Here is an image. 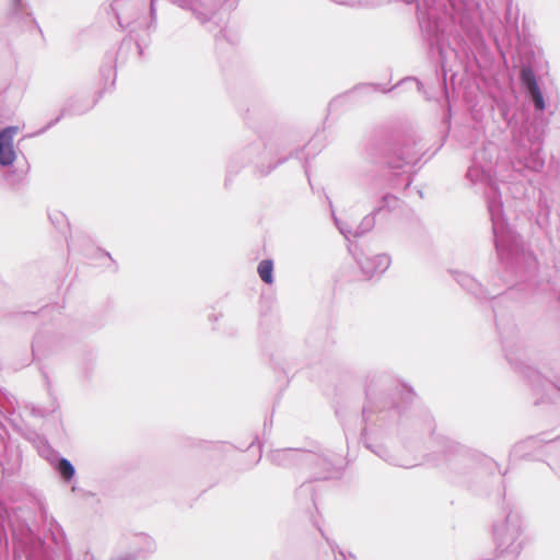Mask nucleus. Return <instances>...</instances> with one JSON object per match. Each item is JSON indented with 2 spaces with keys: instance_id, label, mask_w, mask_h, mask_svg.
I'll return each mask as SVG.
<instances>
[{
  "instance_id": "obj_26",
  "label": "nucleus",
  "mask_w": 560,
  "mask_h": 560,
  "mask_svg": "<svg viewBox=\"0 0 560 560\" xmlns=\"http://www.w3.org/2000/svg\"><path fill=\"white\" fill-rule=\"evenodd\" d=\"M5 75L10 80V85L20 81L18 77V62L13 56L9 57L7 60Z\"/></svg>"
},
{
  "instance_id": "obj_17",
  "label": "nucleus",
  "mask_w": 560,
  "mask_h": 560,
  "mask_svg": "<svg viewBox=\"0 0 560 560\" xmlns=\"http://www.w3.org/2000/svg\"><path fill=\"white\" fill-rule=\"evenodd\" d=\"M132 550L125 555L117 557L114 560H137L147 559L156 550L154 539L147 534H137L131 542Z\"/></svg>"
},
{
  "instance_id": "obj_5",
  "label": "nucleus",
  "mask_w": 560,
  "mask_h": 560,
  "mask_svg": "<svg viewBox=\"0 0 560 560\" xmlns=\"http://www.w3.org/2000/svg\"><path fill=\"white\" fill-rule=\"evenodd\" d=\"M281 145L277 141H269L265 144L264 150L260 152L259 145H249L244 149L241 153H237L232 158L228 166V175L225 178V185L231 180V176L238 172L237 164L241 161H253L255 163V170L259 176H267L277 166L283 164L292 153L284 156H279Z\"/></svg>"
},
{
  "instance_id": "obj_6",
  "label": "nucleus",
  "mask_w": 560,
  "mask_h": 560,
  "mask_svg": "<svg viewBox=\"0 0 560 560\" xmlns=\"http://www.w3.org/2000/svg\"><path fill=\"white\" fill-rule=\"evenodd\" d=\"M366 155L372 163L384 164L387 167L398 171L406 165H413L420 155L416 143H405L401 148H394L382 138H373L366 145Z\"/></svg>"
},
{
  "instance_id": "obj_36",
  "label": "nucleus",
  "mask_w": 560,
  "mask_h": 560,
  "mask_svg": "<svg viewBox=\"0 0 560 560\" xmlns=\"http://www.w3.org/2000/svg\"><path fill=\"white\" fill-rule=\"evenodd\" d=\"M555 444H556V446H557V447H559V448H560V439L556 440V441H555Z\"/></svg>"
},
{
  "instance_id": "obj_22",
  "label": "nucleus",
  "mask_w": 560,
  "mask_h": 560,
  "mask_svg": "<svg viewBox=\"0 0 560 560\" xmlns=\"http://www.w3.org/2000/svg\"><path fill=\"white\" fill-rule=\"evenodd\" d=\"M402 205V201L392 195V194H385L380 201V205L373 210V214L383 215V213L386 212H396L400 210Z\"/></svg>"
},
{
  "instance_id": "obj_27",
  "label": "nucleus",
  "mask_w": 560,
  "mask_h": 560,
  "mask_svg": "<svg viewBox=\"0 0 560 560\" xmlns=\"http://www.w3.org/2000/svg\"><path fill=\"white\" fill-rule=\"evenodd\" d=\"M444 453L447 459H450L452 456L464 457L465 450L458 443L447 440Z\"/></svg>"
},
{
  "instance_id": "obj_19",
  "label": "nucleus",
  "mask_w": 560,
  "mask_h": 560,
  "mask_svg": "<svg viewBox=\"0 0 560 560\" xmlns=\"http://www.w3.org/2000/svg\"><path fill=\"white\" fill-rule=\"evenodd\" d=\"M529 141L532 142L533 148L528 153L518 152V161L524 165V167L534 172H540L545 166V159L541 155L542 144L540 137H535V140L529 139Z\"/></svg>"
},
{
  "instance_id": "obj_39",
  "label": "nucleus",
  "mask_w": 560,
  "mask_h": 560,
  "mask_svg": "<svg viewBox=\"0 0 560 560\" xmlns=\"http://www.w3.org/2000/svg\"><path fill=\"white\" fill-rule=\"evenodd\" d=\"M411 184V180L409 179L408 183L406 184V187L410 186Z\"/></svg>"
},
{
  "instance_id": "obj_12",
  "label": "nucleus",
  "mask_w": 560,
  "mask_h": 560,
  "mask_svg": "<svg viewBox=\"0 0 560 560\" xmlns=\"http://www.w3.org/2000/svg\"><path fill=\"white\" fill-rule=\"evenodd\" d=\"M3 26L12 33L30 30L33 26L38 28L26 0H8Z\"/></svg>"
},
{
  "instance_id": "obj_11",
  "label": "nucleus",
  "mask_w": 560,
  "mask_h": 560,
  "mask_svg": "<svg viewBox=\"0 0 560 560\" xmlns=\"http://www.w3.org/2000/svg\"><path fill=\"white\" fill-rule=\"evenodd\" d=\"M304 465L312 468L315 479H330L342 466V458L334 452L316 454L305 451Z\"/></svg>"
},
{
  "instance_id": "obj_30",
  "label": "nucleus",
  "mask_w": 560,
  "mask_h": 560,
  "mask_svg": "<svg viewBox=\"0 0 560 560\" xmlns=\"http://www.w3.org/2000/svg\"><path fill=\"white\" fill-rule=\"evenodd\" d=\"M39 455L46 458L50 464L58 457V454L47 444L43 443V445L38 450Z\"/></svg>"
},
{
  "instance_id": "obj_20",
  "label": "nucleus",
  "mask_w": 560,
  "mask_h": 560,
  "mask_svg": "<svg viewBox=\"0 0 560 560\" xmlns=\"http://www.w3.org/2000/svg\"><path fill=\"white\" fill-rule=\"evenodd\" d=\"M92 108V105L81 98V97H71L69 98L66 104L63 105V107L61 108L60 110V115L58 117H56L54 120H51L50 122H48L40 131L39 133L42 132H45L46 130H48L49 128H51L52 126H55L57 122L60 121V119L62 117H66V116H77V115H83L85 114L86 112H89L90 109Z\"/></svg>"
},
{
  "instance_id": "obj_18",
  "label": "nucleus",
  "mask_w": 560,
  "mask_h": 560,
  "mask_svg": "<svg viewBox=\"0 0 560 560\" xmlns=\"http://www.w3.org/2000/svg\"><path fill=\"white\" fill-rule=\"evenodd\" d=\"M305 450L301 448H279L271 451L268 459L277 466L291 467L294 465H304Z\"/></svg>"
},
{
  "instance_id": "obj_37",
  "label": "nucleus",
  "mask_w": 560,
  "mask_h": 560,
  "mask_svg": "<svg viewBox=\"0 0 560 560\" xmlns=\"http://www.w3.org/2000/svg\"><path fill=\"white\" fill-rule=\"evenodd\" d=\"M106 70L110 71V69H105L104 67L102 68V70H101V71H102V73L104 74Z\"/></svg>"
},
{
  "instance_id": "obj_9",
  "label": "nucleus",
  "mask_w": 560,
  "mask_h": 560,
  "mask_svg": "<svg viewBox=\"0 0 560 560\" xmlns=\"http://www.w3.org/2000/svg\"><path fill=\"white\" fill-rule=\"evenodd\" d=\"M438 7L431 3L430 0H423L422 5L420 3L417 4V16L422 35L429 45L430 54L436 50L439 62L444 71L446 63L444 48L445 35L441 20L438 16Z\"/></svg>"
},
{
  "instance_id": "obj_15",
  "label": "nucleus",
  "mask_w": 560,
  "mask_h": 560,
  "mask_svg": "<svg viewBox=\"0 0 560 560\" xmlns=\"http://www.w3.org/2000/svg\"><path fill=\"white\" fill-rule=\"evenodd\" d=\"M518 78L526 97L533 103L537 112H542L546 107V103L532 66H522Z\"/></svg>"
},
{
  "instance_id": "obj_35",
  "label": "nucleus",
  "mask_w": 560,
  "mask_h": 560,
  "mask_svg": "<svg viewBox=\"0 0 560 560\" xmlns=\"http://www.w3.org/2000/svg\"><path fill=\"white\" fill-rule=\"evenodd\" d=\"M340 102V98H335L329 103V107L336 106Z\"/></svg>"
},
{
  "instance_id": "obj_23",
  "label": "nucleus",
  "mask_w": 560,
  "mask_h": 560,
  "mask_svg": "<svg viewBox=\"0 0 560 560\" xmlns=\"http://www.w3.org/2000/svg\"><path fill=\"white\" fill-rule=\"evenodd\" d=\"M51 465L66 482H69L75 474V468L72 463L65 457H56Z\"/></svg>"
},
{
  "instance_id": "obj_25",
  "label": "nucleus",
  "mask_w": 560,
  "mask_h": 560,
  "mask_svg": "<svg viewBox=\"0 0 560 560\" xmlns=\"http://www.w3.org/2000/svg\"><path fill=\"white\" fill-rule=\"evenodd\" d=\"M376 217L377 214H373V211L370 214L365 215L360 222V224L355 226L353 237H360L368 233L369 231H371L375 225Z\"/></svg>"
},
{
  "instance_id": "obj_40",
  "label": "nucleus",
  "mask_w": 560,
  "mask_h": 560,
  "mask_svg": "<svg viewBox=\"0 0 560 560\" xmlns=\"http://www.w3.org/2000/svg\"><path fill=\"white\" fill-rule=\"evenodd\" d=\"M363 88H364V89H372V86H371V85H365V86H363Z\"/></svg>"
},
{
  "instance_id": "obj_1",
  "label": "nucleus",
  "mask_w": 560,
  "mask_h": 560,
  "mask_svg": "<svg viewBox=\"0 0 560 560\" xmlns=\"http://www.w3.org/2000/svg\"><path fill=\"white\" fill-rule=\"evenodd\" d=\"M415 394L412 390L395 385L386 374H372L366 380L365 405L362 416L366 427L363 430L364 446L384 462L393 466L411 468L417 463L409 458L404 450H396L392 438L382 439L369 425L378 429L399 424L401 429L412 428L422 434H432L435 429L431 413L422 408L407 410Z\"/></svg>"
},
{
  "instance_id": "obj_31",
  "label": "nucleus",
  "mask_w": 560,
  "mask_h": 560,
  "mask_svg": "<svg viewBox=\"0 0 560 560\" xmlns=\"http://www.w3.org/2000/svg\"><path fill=\"white\" fill-rule=\"evenodd\" d=\"M49 219L55 226H59L66 220L63 213L58 211L49 213Z\"/></svg>"
},
{
  "instance_id": "obj_33",
  "label": "nucleus",
  "mask_w": 560,
  "mask_h": 560,
  "mask_svg": "<svg viewBox=\"0 0 560 560\" xmlns=\"http://www.w3.org/2000/svg\"><path fill=\"white\" fill-rule=\"evenodd\" d=\"M454 11L459 10L458 5L462 3L463 0H447Z\"/></svg>"
},
{
  "instance_id": "obj_28",
  "label": "nucleus",
  "mask_w": 560,
  "mask_h": 560,
  "mask_svg": "<svg viewBox=\"0 0 560 560\" xmlns=\"http://www.w3.org/2000/svg\"><path fill=\"white\" fill-rule=\"evenodd\" d=\"M296 497L299 500L305 498H310L311 501L314 502V488L312 482H304L300 486V488L296 491Z\"/></svg>"
},
{
  "instance_id": "obj_21",
  "label": "nucleus",
  "mask_w": 560,
  "mask_h": 560,
  "mask_svg": "<svg viewBox=\"0 0 560 560\" xmlns=\"http://www.w3.org/2000/svg\"><path fill=\"white\" fill-rule=\"evenodd\" d=\"M452 275H453L454 279L457 281V283L463 289H465L466 291H468L469 293H471L472 295H475L478 299H482V298L494 299V298L500 295V293L491 294V293L487 292L482 288L481 283H479L470 275H467V273L462 272V271H452Z\"/></svg>"
},
{
  "instance_id": "obj_8",
  "label": "nucleus",
  "mask_w": 560,
  "mask_h": 560,
  "mask_svg": "<svg viewBox=\"0 0 560 560\" xmlns=\"http://www.w3.org/2000/svg\"><path fill=\"white\" fill-rule=\"evenodd\" d=\"M55 409V405L51 410L30 404L21 406L14 397L8 396L2 390V417L16 433L28 441L38 439L37 433L30 428V418H44Z\"/></svg>"
},
{
  "instance_id": "obj_13",
  "label": "nucleus",
  "mask_w": 560,
  "mask_h": 560,
  "mask_svg": "<svg viewBox=\"0 0 560 560\" xmlns=\"http://www.w3.org/2000/svg\"><path fill=\"white\" fill-rule=\"evenodd\" d=\"M144 3L135 0H114L110 10L115 14L118 25L130 33L137 28V23L144 12Z\"/></svg>"
},
{
  "instance_id": "obj_3",
  "label": "nucleus",
  "mask_w": 560,
  "mask_h": 560,
  "mask_svg": "<svg viewBox=\"0 0 560 560\" xmlns=\"http://www.w3.org/2000/svg\"><path fill=\"white\" fill-rule=\"evenodd\" d=\"M18 512H23V510L18 508L11 513L2 505V524L7 520L11 527L14 560H52L44 541L25 521L20 520Z\"/></svg>"
},
{
  "instance_id": "obj_34",
  "label": "nucleus",
  "mask_w": 560,
  "mask_h": 560,
  "mask_svg": "<svg viewBox=\"0 0 560 560\" xmlns=\"http://www.w3.org/2000/svg\"><path fill=\"white\" fill-rule=\"evenodd\" d=\"M44 378H45V383H46V386H47V390L50 393L51 384H50V380H49V377H48V375L46 373H44Z\"/></svg>"
},
{
  "instance_id": "obj_24",
  "label": "nucleus",
  "mask_w": 560,
  "mask_h": 560,
  "mask_svg": "<svg viewBox=\"0 0 560 560\" xmlns=\"http://www.w3.org/2000/svg\"><path fill=\"white\" fill-rule=\"evenodd\" d=\"M257 272L259 278L266 284L273 283V261L271 259H264L258 264Z\"/></svg>"
},
{
  "instance_id": "obj_10",
  "label": "nucleus",
  "mask_w": 560,
  "mask_h": 560,
  "mask_svg": "<svg viewBox=\"0 0 560 560\" xmlns=\"http://www.w3.org/2000/svg\"><path fill=\"white\" fill-rule=\"evenodd\" d=\"M19 132L18 126L2 128V168L11 167L15 162L13 170L2 173V179L10 186L20 185L30 171V164L23 152H16L13 144V137Z\"/></svg>"
},
{
  "instance_id": "obj_16",
  "label": "nucleus",
  "mask_w": 560,
  "mask_h": 560,
  "mask_svg": "<svg viewBox=\"0 0 560 560\" xmlns=\"http://www.w3.org/2000/svg\"><path fill=\"white\" fill-rule=\"evenodd\" d=\"M353 257L358 262L362 273L368 278H372L375 275L385 272L392 262L390 256L387 254H377L373 256L354 254Z\"/></svg>"
},
{
  "instance_id": "obj_32",
  "label": "nucleus",
  "mask_w": 560,
  "mask_h": 560,
  "mask_svg": "<svg viewBox=\"0 0 560 560\" xmlns=\"http://www.w3.org/2000/svg\"><path fill=\"white\" fill-rule=\"evenodd\" d=\"M406 83H412L417 86L418 90H420V88L422 86L421 82L416 80V79H412V78H409V79H406L404 81H401L399 84H397L396 86H394V89L398 88L400 84H406Z\"/></svg>"
},
{
  "instance_id": "obj_29",
  "label": "nucleus",
  "mask_w": 560,
  "mask_h": 560,
  "mask_svg": "<svg viewBox=\"0 0 560 560\" xmlns=\"http://www.w3.org/2000/svg\"><path fill=\"white\" fill-rule=\"evenodd\" d=\"M335 223L339 230V232L345 236L346 240H350L353 237L354 229L348 222H343L336 217H334Z\"/></svg>"
},
{
  "instance_id": "obj_4",
  "label": "nucleus",
  "mask_w": 560,
  "mask_h": 560,
  "mask_svg": "<svg viewBox=\"0 0 560 560\" xmlns=\"http://www.w3.org/2000/svg\"><path fill=\"white\" fill-rule=\"evenodd\" d=\"M522 533L521 514L512 508L504 509L503 515L498 517L492 525L495 550L500 555L518 557L524 547Z\"/></svg>"
},
{
  "instance_id": "obj_7",
  "label": "nucleus",
  "mask_w": 560,
  "mask_h": 560,
  "mask_svg": "<svg viewBox=\"0 0 560 560\" xmlns=\"http://www.w3.org/2000/svg\"><path fill=\"white\" fill-rule=\"evenodd\" d=\"M493 312L495 325L502 338L505 358L510 362V364L513 365L516 370H518L530 382V384L534 387H541L542 380L547 378L551 383V385L560 392V372L558 373L553 370V368H551L549 375L545 376L541 374V372L528 365L523 359L525 358L523 348L516 342H510L509 332L501 327V323L498 318L495 308H493Z\"/></svg>"
},
{
  "instance_id": "obj_38",
  "label": "nucleus",
  "mask_w": 560,
  "mask_h": 560,
  "mask_svg": "<svg viewBox=\"0 0 560 560\" xmlns=\"http://www.w3.org/2000/svg\"><path fill=\"white\" fill-rule=\"evenodd\" d=\"M137 47H138V49H139V52L141 54V52H142V50H141V46H140L139 44H137Z\"/></svg>"
},
{
  "instance_id": "obj_14",
  "label": "nucleus",
  "mask_w": 560,
  "mask_h": 560,
  "mask_svg": "<svg viewBox=\"0 0 560 560\" xmlns=\"http://www.w3.org/2000/svg\"><path fill=\"white\" fill-rule=\"evenodd\" d=\"M171 3L188 11L200 23L206 24L211 21L214 14V7L208 0H170ZM155 0H151L150 14L151 21L155 19Z\"/></svg>"
},
{
  "instance_id": "obj_2",
  "label": "nucleus",
  "mask_w": 560,
  "mask_h": 560,
  "mask_svg": "<svg viewBox=\"0 0 560 560\" xmlns=\"http://www.w3.org/2000/svg\"><path fill=\"white\" fill-rule=\"evenodd\" d=\"M485 153L486 150H482L476 154L472 165L467 171L466 177L472 184L486 186L485 194L492 222L493 238L498 256L506 267L513 269L515 272L534 269L536 258L532 253L525 250L521 236L510 228L504 218L501 194L491 177V162L487 165L477 164L480 156H483Z\"/></svg>"
}]
</instances>
